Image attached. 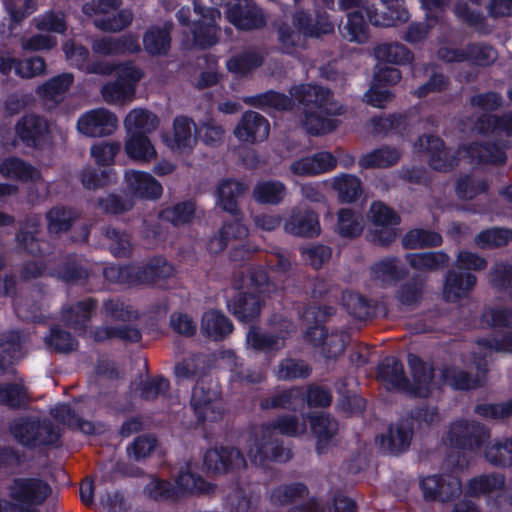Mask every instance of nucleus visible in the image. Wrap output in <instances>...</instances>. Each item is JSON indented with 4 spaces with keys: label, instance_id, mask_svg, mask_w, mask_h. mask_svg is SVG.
<instances>
[{
    "label": "nucleus",
    "instance_id": "ddd939ff",
    "mask_svg": "<svg viewBox=\"0 0 512 512\" xmlns=\"http://www.w3.org/2000/svg\"><path fill=\"white\" fill-rule=\"evenodd\" d=\"M269 132L268 120L259 113L248 111L242 115L233 134L240 142L255 144L265 141Z\"/></svg>",
    "mask_w": 512,
    "mask_h": 512
},
{
    "label": "nucleus",
    "instance_id": "603ef678",
    "mask_svg": "<svg viewBox=\"0 0 512 512\" xmlns=\"http://www.w3.org/2000/svg\"><path fill=\"white\" fill-rule=\"evenodd\" d=\"M333 113H326L325 109L306 110L304 114L303 126L308 133L320 135L331 132L335 127V121L330 118Z\"/></svg>",
    "mask_w": 512,
    "mask_h": 512
},
{
    "label": "nucleus",
    "instance_id": "b1692460",
    "mask_svg": "<svg viewBox=\"0 0 512 512\" xmlns=\"http://www.w3.org/2000/svg\"><path fill=\"white\" fill-rule=\"evenodd\" d=\"M194 122L185 116H178L173 121L172 137L166 140L167 146L178 153H189L197 143Z\"/></svg>",
    "mask_w": 512,
    "mask_h": 512
},
{
    "label": "nucleus",
    "instance_id": "5fc2aeb1",
    "mask_svg": "<svg viewBox=\"0 0 512 512\" xmlns=\"http://www.w3.org/2000/svg\"><path fill=\"white\" fill-rule=\"evenodd\" d=\"M133 20V13L129 9L121 7L113 14L104 17H96L94 25L105 32L117 33L128 27Z\"/></svg>",
    "mask_w": 512,
    "mask_h": 512
},
{
    "label": "nucleus",
    "instance_id": "f257e3e1",
    "mask_svg": "<svg viewBox=\"0 0 512 512\" xmlns=\"http://www.w3.org/2000/svg\"><path fill=\"white\" fill-rule=\"evenodd\" d=\"M496 352H512V334L504 336L501 340L495 337H485L476 341V350L471 354L469 362L475 365L478 371L477 376L474 377L457 367H446L440 371V378L436 377L432 366L424 363L418 356L409 354L408 364L413 379L411 389L419 396L424 397L441 382L455 389L476 388L482 384L487 358Z\"/></svg>",
    "mask_w": 512,
    "mask_h": 512
},
{
    "label": "nucleus",
    "instance_id": "e433bc0d",
    "mask_svg": "<svg viewBox=\"0 0 512 512\" xmlns=\"http://www.w3.org/2000/svg\"><path fill=\"white\" fill-rule=\"evenodd\" d=\"M248 187L237 180L226 179L220 182L217 188V203L225 211L236 215L238 212L237 199L242 196Z\"/></svg>",
    "mask_w": 512,
    "mask_h": 512
},
{
    "label": "nucleus",
    "instance_id": "393cba45",
    "mask_svg": "<svg viewBox=\"0 0 512 512\" xmlns=\"http://www.w3.org/2000/svg\"><path fill=\"white\" fill-rule=\"evenodd\" d=\"M506 146L504 144H497L487 142L479 145H464L459 148V152L463 157L468 158L471 162L480 164L501 165L507 160Z\"/></svg>",
    "mask_w": 512,
    "mask_h": 512
},
{
    "label": "nucleus",
    "instance_id": "f3484780",
    "mask_svg": "<svg viewBox=\"0 0 512 512\" xmlns=\"http://www.w3.org/2000/svg\"><path fill=\"white\" fill-rule=\"evenodd\" d=\"M191 408L195 414L205 416L220 412V391L216 383L201 381L193 388Z\"/></svg>",
    "mask_w": 512,
    "mask_h": 512
},
{
    "label": "nucleus",
    "instance_id": "f8f14e48",
    "mask_svg": "<svg viewBox=\"0 0 512 512\" xmlns=\"http://www.w3.org/2000/svg\"><path fill=\"white\" fill-rule=\"evenodd\" d=\"M328 6L334 7L335 0H324ZM360 0H338L341 9L356 7L347 16L346 23L340 29L342 36L351 42L364 43L368 40V27L362 14L363 7L359 6Z\"/></svg>",
    "mask_w": 512,
    "mask_h": 512
},
{
    "label": "nucleus",
    "instance_id": "09e8293b",
    "mask_svg": "<svg viewBox=\"0 0 512 512\" xmlns=\"http://www.w3.org/2000/svg\"><path fill=\"white\" fill-rule=\"evenodd\" d=\"M172 25H165L164 28L153 27L146 32L143 38L145 50L152 54H165L170 48L169 31Z\"/></svg>",
    "mask_w": 512,
    "mask_h": 512
},
{
    "label": "nucleus",
    "instance_id": "9d476101",
    "mask_svg": "<svg viewBox=\"0 0 512 512\" xmlns=\"http://www.w3.org/2000/svg\"><path fill=\"white\" fill-rule=\"evenodd\" d=\"M418 152H424L429 166L438 171H448L458 164L463 154L447 149L443 141L434 136H423L415 143Z\"/></svg>",
    "mask_w": 512,
    "mask_h": 512
},
{
    "label": "nucleus",
    "instance_id": "864d4df0",
    "mask_svg": "<svg viewBox=\"0 0 512 512\" xmlns=\"http://www.w3.org/2000/svg\"><path fill=\"white\" fill-rule=\"evenodd\" d=\"M133 20V13L129 9L121 7L113 14L104 17H96L94 25L105 32L117 33L128 27Z\"/></svg>",
    "mask_w": 512,
    "mask_h": 512
},
{
    "label": "nucleus",
    "instance_id": "a878e982",
    "mask_svg": "<svg viewBox=\"0 0 512 512\" xmlns=\"http://www.w3.org/2000/svg\"><path fill=\"white\" fill-rule=\"evenodd\" d=\"M136 284L157 283L174 275V267L164 258H154L143 265H132Z\"/></svg>",
    "mask_w": 512,
    "mask_h": 512
},
{
    "label": "nucleus",
    "instance_id": "49530a36",
    "mask_svg": "<svg viewBox=\"0 0 512 512\" xmlns=\"http://www.w3.org/2000/svg\"><path fill=\"white\" fill-rule=\"evenodd\" d=\"M286 195V186L280 181H264L258 183L253 189L255 201L262 204L277 205Z\"/></svg>",
    "mask_w": 512,
    "mask_h": 512
},
{
    "label": "nucleus",
    "instance_id": "6e6552de",
    "mask_svg": "<svg viewBox=\"0 0 512 512\" xmlns=\"http://www.w3.org/2000/svg\"><path fill=\"white\" fill-rule=\"evenodd\" d=\"M11 433L23 445L37 446L55 444L59 439V430L44 422L42 425L34 418H19Z\"/></svg>",
    "mask_w": 512,
    "mask_h": 512
},
{
    "label": "nucleus",
    "instance_id": "c9c22d12",
    "mask_svg": "<svg viewBox=\"0 0 512 512\" xmlns=\"http://www.w3.org/2000/svg\"><path fill=\"white\" fill-rule=\"evenodd\" d=\"M441 476H429L421 481V489L426 499L448 501L461 493V482L457 477H450L448 490H439Z\"/></svg>",
    "mask_w": 512,
    "mask_h": 512
},
{
    "label": "nucleus",
    "instance_id": "4be33fe9",
    "mask_svg": "<svg viewBox=\"0 0 512 512\" xmlns=\"http://www.w3.org/2000/svg\"><path fill=\"white\" fill-rule=\"evenodd\" d=\"M336 164L337 159L332 153L321 151L295 160L290 165V171L296 176H316L333 170Z\"/></svg>",
    "mask_w": 512,
    "mask_h": 512
},
{
    "label": "nucleus",
    "instance_id": "f03ea898",
    "mask_svg": "<svg viewBox=\"0 0 512 512\" xmlns=\"http://www.w3.org/2000/svg\"><path fill=\"white\" fill-rule=\"evenodd\" d=\"M268 286L267 278L263 272L244 275L235 282V287L241 292L229 303L231 312L242 322H248L258 316L261 309L260 293L265 292Z\"/></svg>",
    "mask_w": 512,
    "mask_h": 512
},
{
    "label": "nucleus",
    "instance_id": "a211bd4d",
    "mask_svg": "<svg viewBox=\"0 0 512 512\" xmlns=\"http://www.w3.org/2000/svg\"><path fill=\"white\" fill-rule=\"evenodd\" d=\"M12 69L17 76L31 79L42 75L45 72L46 64L44 59L38 56L17 60L10 51L0 49V72L8 74Z\"/></svg>",
    "mask_w": 512,
    "mask_h": 512
},
{
    "label": "nucleus",
    "instance_id": "72a5a7b5",
    "mask_svg": "<svg viewBox=\"0 0 512 512\" xmlns=\"http://www.w3.org/2000/svg\"><path fill=\"white\" fill-rule=\"evenodd\" d=\"M0 174L5 178L22 182L37 183L41 181L38 169L16 157H10L0 162Z\"/></svg>",
    "mask_w": 512,
    "mask_h": 512
},
{
    "label": "nucleus",
    "instance_id": "69168bd1",
    "mask_svg": "<svg viewBox=\"0 0 512 512\" xmlns=\"http://www.w3.org/2000/svg\"><path fill=\"white\" fill-rule=\"evenodd\" d=\"M512 240V231L509 229H488L475 237V243L480 248H493L506 245Z\"/></svg>",
    "mask_w": 512,
    "mask_h": 512
},
{
    "label": "nucleus",
    "instance_id": "2f4dec72",
    "mask_svg": "<svg viewBox=\"0 0 512 512\" xmlns=\"http://www.w3.org/2000/svg\"><path fill=\"white\" fill-rule=\"evenodd\" d=\"M175 490L177 496L179 494H208L214 488L211 484L204 481L199 475L194 473V469L190 463L182 466L175 477Z\"/></svg>",
    "mask_w": 512,
    "mask_h": 512
},
{
    "label": "nucleus",
    "instance_id": "13d9d810",
    "mask_svg": "<svg viewBox=\"0 0 512 512\" xmlns=\"http://www.w3.org/2000/svg\"><path fill=\"white\" fill-rule=\"evenodd\" d=\"M402 243L409 249L438 246L442 243V237L436 232L413 229L403 237Z\"/></svg>",
    "mask_w": 512,
    "mask_h": 512
},
{
    "label": "nucleus",
    "instance_id": "3c124183",
    "mask_svg": "<svg viewBox=\"0 0 512 512\" xmlns=\"http://www.w3.org/2000/svg\"><path fill=\"white\" fill-rule=\"evenodd\" d=\"M77 218V213L63 206H56L46 214L47 228L50 233L58 234L70 229Z\"/></svg>",
    "mask_w": 512,
    "mask_h": 512
},
{
    "label": "nucleus",
    "instance_id": "9b49d317",
    "mask_svg": "<svg viewBox=\"0 0 512 512\" xmlns=\"http://www.w3.org/2000/svg\"><path fill=\"white\" fill-rule=\"evenodd\" d=\"M412 418H398L376 437L380 448L390 454L401 453L410 446L413 436Z\"/></svg>",
    "mask_w": 512,
    "mask_h": 512
},
{
    "label": "nucleus",
    "instance_id": "39448f33",
    "mask_svg": "<svg viewBox=\"0 0 512 512\" xmlns=\"http://www.w3.org/2000/svg\"><path fill=\"white\" fill-rule=\"evenodd\" d=\"M177 18L189 28L195 45L204 48L217 42L219 28L216 22L221 18L219 10L195 5L192 11L183 7L178 11Z\"/></svg>",
    "mask_w": 512,
    "mask_h": 512
},
{
    "label": "nucleus",
    "instance_id": "6ab92c4d",
    "mask_svg": "<svg viewBox=\"0 0 512 512\" xmlns=\"http://www.w3.org/2000/svg\"><path fill=\"white\" fill-rule=\"evenodd\" d=\"M129 194L145 199H158L163 192L162 185L149 173L130 169L124 175Z\"/></svg>",
    "mask_w": 512,
    "mask_h": 512
},
{
    "label": "nucleus",
    "instance_id": "0e129e2a",
    "mask_svg": "<svg viewBox=\"0 0 512 512\" xmlns=\"http://www.w3.org/2000/svg\"><path fill=\"white\" fill-rule=\"evenodd\" d=\"M28 400L27 389L21 383L0 385V404L8 407H20Z\"/></svg>",
    "mask_w": 512,
    "mask_h": 512
},
{
    "label": "nucleus",
    "instance_id": "4d7b16f0",
    "mask_svg": "<svg viewBox=\"0 0 512 512\" xmlns=\"http://www.w3.org/2000/svg\"><path fill=\"white\" fill-rule=\"evenodd\" d=\"M374 53L378 60L387 63L404 64L411 59L409 50L399 43L381 44L375 49Z\"/></svg>",
    "mask_w": 512,
    "mask_h": 512
},
{
    "label": "nucleus",
    "instance_id": "6e6d98bb",
    "mask_svg": "<svg viewBox=\"0 0 512 512\" xmlns=\"http://www.w3.org/2000/svg\"><path fill=\"white\" fill-rule=\"evenodd\" d=\"M311 429L317 438V450L321 452L338 432L335 418H309Z\"/></svg>",
    "mask_w": 512,
    "mask_h": 512
},
{
    "label": "nucleus",
    "instance_id": "0eeeda50",
    "mask_svg": "<svg viewBox=\"0 0 512 512\" xmlns=\"http://www.w3.org/2000/svg\"><path fill=\"white\" fill-rule=\"evenodd\" d=\"M114 70L117 72V79L102 86L101 96L109 105L123 106L134 99L136 84L142 78V73L131 64L114 66Z\"/></svg>",
    "mask_w": 512,
    "mask_h": 512
},
{
    "label": "nucleus",
    "instance_id": "2eb2a0df",
    "mask_svg": "<svg viewBox=\"0 0 512 512\" xmlns=\"http://www.w3.org/2000/svg\"><path fill=\"white\" fill-rule=\"evenodd\" d=\"M204 466L213 473L222 474L244 469L246 460L236 448H214L205 453Z\"/></svg>",
    "mask_w": 512,
    "mask_h": 512
},
{
    "label": "nucleus",
    "instance_id": "7c9ffc66",
    "mask_svg": "<svg viewBox=\"0 0 512 512\" xmlns=\"http://www.w3.org/2000/svg\"><path fill=\"white\" fill-rule=\"evenodd\" d=\"M126 134L149 135L159 126V118L151 111L143 108H134L128 112L123 120Z\"/></svg>",
    "mask_w": 512,
    "mask_h": 512
},
{
    "label": "nucleus",
    "instance_id": "412c9836",
    "mask_svg": "<svg viewBox=\"0 0 512 512\" xmlns=\"http://www.w3.org/2000/svg\"><path fill=\"white\" fill-rule=\"evenodd\" d=\"M227 18L230 23L242 30L260 28L266 23L262 11L246 0L229 5Z\"/></svg>",
    "mask_w": 512,
    "mask_h": 512
},
{
    "label": "nucleus",
    "instance_id": "aec40b11",
    "mask_svg": "<svg viewBox=\"0 0 512 512\" xmlns=\"http://www.w3.org/2000/svg\"><path fill=\"white\" fill-rule=\"evenodd\" d=\"M489 437L487 431L478 425L468 426L464 419L456 421L447 434L451 446L474 449Z\"/></svg>",
    "mask_w": 512,
    "mask_h": 512
},
{
    "label": "nucleus",
    "instance_id": "052dcab7",
    "mask_svg": "<svg viewBox=\"0 0 512 512\" xmlns=\"http://www.w3.org/2000/svg\"><path fill=\"white\" fill-rule=\"evenodd\" d=\"M194 213V204L192 202H183L162 210L160 217L174 226H181L189 223Z\"/></svg>",
    "mask_w": 512,
    "mask_h": 512
},
{
    "label": "nucleus",
    "instance_id": "774afa93",
    "mask_svg": "<svg viewBox=\"0 0 512 512\" xmlns=\"http://www.w3.org/2000/svg\"><path fill=\"white\" fill-rule=\"evenodd\" d=\"M486 458L495 465H512V439L503 442H495L486 450Z\"/></svg>",
    "mask_w": 512,
    "mask_h": 512
},
{
    "label": "nucleus",
    "instance_id": "423d86ee",
    "mask_svg": "<svg viewBox=\"0 0 512 512\" xmlns=\"http://www.w3.org/2000/svg\"><path fill=\"white\" fill-rule=\"evenodd\" d=\"M274 430L261 428L248 436L245 451L251 463L256 466H267L271 461L285 462L291 453L274 439Z\"/></svg>",
    "mask_w": 512,
    "mask_h": 512
},
{
    "label": "nucleus",
    "instance_id": "4468645a",
    "mask_svg": "<svg viewBox=\"0 0 512 512\" xmlns=\"http://www.w3.org/2000/svg\"><path fill=\"white\" fill-rule=\"evenodd\" d=\"M467 493L471 496L495 497V506L499 508L503 507L504 502L512 506V500L508 499L505 478L501 474L483 475L472 479L468 484Z\"/></svg>",
    "mask_w": 512,
    "mask_h": 512
},
{
    "label": "nucleus",
    "instance_id": "473e14b6",
    "mask_svg": "<svg viewBox=\"0 0 512 512\" xmlns=\"http://www.w3.org/2000/svg\"><path fill=\"white\" fill-rule=\"evenodd\" d=\"M248 235V228L236 217L230 222L224 223L217 236L208 242V250L211 253H219L236 240H242Z\"/></svg>",
    "mask_w": 512,
    "mask_h": 512
},
{
    "label": "nucleus",
    "instance_id": "680f3d73",
    "mask_svg": "<svg viewBox=\"0 0 512 512\" xmlns=\"http://www.w3.org/2000/svg\"><path fill=\"white\" fill-rule=\"evenodd\" d=\"M39 227V217L27 219L17 235L18 247L30 253H36L38 251V243L35 235L38 233Z\"/></svg>",
    "mask_w": 512,
    "mask_h": 512
},
{
    "label": "nucleus",
    "instance_id": "a18cd8bd",
    "mask_svg": "<svg viewBox=\"0 0 512 512\" xmlns=\"http://www.w3.org/2000/svg\"><path fill=\"white\" fill-rule=\"evenodd\" d=\"M72 82V74L65 73L38 86L36 93L45 102H57L59 97L68 90Z\"/></svg>",
    "mask_w": 512,
    "mask_h": 512
},
{
    "label": "nucleus",
    "instance_id": "bf43d9fd",
    "mask_svg": "<svg viewBox=\"0 0 512 512\" xmlns=\"http://www.w3.org/2000/svg\"><path fill=\"white\" fill-rule=\"evenodd\" d=\"M371 275L375 282L385 285L396 281L400 276L397 261L394 258H385L371 267Z\"/></svg>",
    "mask_w": 512,
    "mask_h": 512
},
{
    "label": "nucleus",
    "instance_id": "c756f323",
    "mask_svg": "<svg viewBox=\"0 0 512 512\" xmlns=\"http://www.w3.org/2000/svg\"><path fill=\"white\" fill-rule=\"evenodd\" d=\"M287 233L296 236L313 237L320 233L318 215L312 211H293L284 224Z\"/></svg>",
    "mask_w": 512,
    "mask_h": 512
},
{
    "label": "nucleus",
    "instance_id": "c03bdc74",
    "mask_svg": "<svg viewBox=\"0 0 512 512\" xmlns=\"http://www.w3.org/2000/svg\"><path fill=\"white\" fill-rule=\"evenodd\" d=\"M381 381L389 388L407 389L408 380L404 377L403 365L395 358L385 359L378 373Z\"/></svg>",
    "mask_w": 512,
    "mask_h": 512
},
{
    "label": "nucleus",
    "instance_id": "5701e85b",
    "mask_svg": "<svg viewBox=\"0 0 512 512\" xmlns=\"http://www.w3.org/2000/svg\"><path fill=\"white\" fill-rule=\"evenodd\" d=\"M67 60L72 66H75L87 73L108 75L113 72L114 65L107 61H89L88 50L81 46L76 45L72 41H68L63 47Z\"/></svg>",
    "mask_w": 512,
    "mask_h": 512
},
{
    "label": "nucleus",
    "instance_id": "f704fd0d",
    "mask_svg": "<svg viewBox=\"0 0 512 512\" xmlns=\"http://www.w3.org/2000/svg\"><path fill=\"white\" fill-rule=\"evenodd\" d=\"M16 133L27 144L36 145L49 133V124L40 116L26 115L18 122Z\"/></svg>",
    "mask_w": 512,
    "mask_h": 512
},
{
    "label": "nucleus",
    "instance_id": "e2e57ef3",
    "mask_svg": "<svg viewBox=\"0 0 512 512\" xmlns=\"http://www.w3.org/2000/svg\"><path fill=\"white\" fill-rule=\"evenodd\" d=\"M102 313L110 321L127 322L137 318V313L119 299H109L104 302Z\"/></svg>",
    "mask_w": 512,
    "mask_h": 512
},
{
    "label": "nucleus",
    "instance_id": "de8ad7c7",
    "mask_svg": "<svg viewBox=\"0 0 512 512\" xmlns=\"http://www.w3.org/2000/svg\"><path fill=\"white\" fill-rule=\"evenodd\" d=\"M364 229L363 217L361 214L347 208L338 211L336 230L342 237L355 238Z\"/></svg>",
    "mask_w": 512,
    "mask_h": 512
},
{
    "label": "nucleus",
    "instance_id": "4c0bfd02",
    "mask_svg": "<svg viewBox=\"0 0 512 512\" xmlns=\"http://www.w3.org/2000/svg\"><path fill=\"white\" fill-rule=\"evenodd\" d=\"M201 332L212 340H221L232 332L231 321L222 313L210 310L203 314Z\"/></svg>",
    "mask_w": 512,
    "mask_h": 512
},
{
    "label": "nucleus",
    "instance_id": "7ed1b4c3",
    "mask_svg": "<svg viewBox=\"0 0 512 512\" xmlns=\"http://www.w3.org/2000/svg\"><path fill=\"white\" fill-rule=\"evenodd\" d=\"M334 31V25L327 19H319L310 24L308 14L303 11L296 12L291 23H283L278 30V38L283 50L292 53L296 48L304 47L307 36L319 37Z\"/></svg>",
    "mask_w": 512,
    "mask_h": 512
},
{
    "label": "nucleus",
    "instance_id": "79ce46f5",
    "mask_svg": "<svg viewBox=\"0 0 512 512\" xmlns=\"http://www.w3.org/2000/svg\"><path fill=\"white\" fill-rule=\"evenodd\" d=\"M332 188L338 193L341 202L352 203L362 195V184L360 179L351 174H341L332 179Z\"/></svg>",
    "mask_w": 512,
    "mask_h": 512
},
{
    "label": "nucleus",
    "instance_id": "c85d7f7f",
    "mask_svg": "<svg viewBox=\"0 0 512 512\" xmlns=\"http://www.w3.org/2000/svg\"><path fill=\"white\" fill-rule=\"evenodd\" d=\"M124 151L128 158L139 163H150L157 158L155 146L144 134H126Z\"/></svg>",
    "mask_w": 512,
    "mask_h": 512
},
{
    "label": "nucleus",
    "instance_id": "338daca9",
    "mask_svg": "<svg viewBox=\"0 0 512 512\" xmlns=\"http://www.w3.org/2000/svg\"><path fill=\"white\" fill-rule=\"evenodd\" d=\"M490 283L499 290H504L512 296V265L496 263L489 273Z\"/></svg>",
    "mask_w": 512,
    "mask_h": 512
},
{
    "label": "nucleus",
    "instance_id": "cd10ccee",
    "mask_svg": "<svg viewBox=\"0 0 512 512\" xmlns=\"http://www.w3.org/2000/svg\"><path fill=\"white\" fill-rule=\"evenodd\" d=\"M476 283L473 274L449 271L443 285V297L448 302H457L468 297Z\"/></svg>",
    "mask_w": 512,
    "mask_h": 512
},
{
    "label": "nucleus",
    "instance_id": "8fccbe9b",
    "mask_svg": "<svg viewBox=\"0 0 512 512\" xmlns=\"http://www.w3.org/2000/svg\"><path fill=\"white\" fill-rule=\"evenodd\" d=\"M472 129L478 133L498 132L512 136V114H505L502 117L483 114L478 118Z\"/></svg>",
    "mask_w": 512,
    "mask_h": 512
},
{
    "label": "nucleus",
    "instance_id": "37998d69",
    "mask_svg": "<svg viewBox=\"0 0 512 512\" xmlns=\"http://www.w3.org/2000/svg\"><path fill=\"white\" fill-rule=\"evenodd\" d=\"M95 303L92 300H86L77 303L74 307L63 310L62 319L67 326L76 331H84L89 322Z\"/></svg>",
    "mask_w": 512,
    "mask_h": 512
},
{
    "label": "nucleus",
    "instance_id": "1a4fd4ad",
    "mask_svg": "<svg viewBox=\"0 0 512 512\" xmlns=\"http://www.w3.org/2000/svg\"><path fill=\"white\" fill-rule=\"evenodd\" d=\"M119 127L117 115L106 108H95L83 113L77 121V130L87 137H106Z\"/></svg>",
    "mask_w": 512,
    "mask_h": 512
},
{
    "label": "nucleus",
    "instance_id": "bb28decb",
    "mask_svg": "<svg viewBox=\"0 0 512 512\" xmlns=\"http://www.w3.org/2000/svg\"><path fill=\"white\" fill-rule=\"evenodd\" d=\"M381 8H375L374 11L365 9L369 21L377 26H394L408 20V11L397 1L380 0Z\"/></svg>",
    "mask_w": 512,
    "mask_h": 512
},
{
    "label": "nucleus",
    "instance_id": "a19ab883",
    "mask_svg": "<svg viewBox=\"0 0 512 512\" xmlns=\"http://www.w3.org/2000/svg\"><path fill=\"white\" fill-rule=\"evenodd\" d=\"M0 374L9 369L12 362L21 356L24 338L18 331H10L2 335L0 340Z\"/></svg>",
    "mask_w": 512,
    "mask_h": 512
},
{
    "label": "nucleus",
    "instance_id": "ea45409f",
    "mask_svg": "<svg viewBox=\"0 0 512 512\" xmlns=\"http://www.w3.org/2000/svg\"><path fill=\"white\" fill-rule=\"evenodd\" d=\"M406 258L409 265L419 272H432L445 267L449 262V256L442 251L410 253Z\"/></svg>",
    "mask_w": 512,
    "mask_h": 512
},
{
    "label": "nucleus",
    "instance_id": "20e7f679",
    "mask_svg": "<svg viewBox=\"0 0 512 512\" xmlns=\"http://www.w3.org/2000/svg\"><path fill=\"white\" fill-rule=\"evenodd\" d=\"M15 512H37L51 494L50 486L39 478L15 477L6 486Z\"/></svg>",
    "mask_w": 512,
    "mask_h": 512
},
{
    "label": "nucleus",
    "instance_id": "58836bf2",
    "mask_svg": "<svg viewBox=\"0 0 512 512\" xmlns=\"http://www.w3.org/2000/svg\"><path fill=\"white\" fill-rule=\"evenodd\" d=\"M401 155V151L395 147L382 146L363 155L359 165L362 168H388L397 164Z\"/></svg>",
    "mask_w": 512,
    "mask_h": 512
},
{
    "label": "nucleus",
    "instance_id": "dca6fc26",
    "mask_svg": "<svg viewBox=\"0 0 512 512\" xmlns=\"http://www.w3.org/2000/svg\"><path fill=\"white\" fill-rule=\"evenodd\" d=\"M293 98L298 100L306 110L325 109L326 113H338L334 104L331 102V95L328 89L316 85H299L293 87L290 91Z\"/></svg>",
    "mask_w": 512,
    "mask_h": 512
}]
</instances>
